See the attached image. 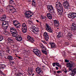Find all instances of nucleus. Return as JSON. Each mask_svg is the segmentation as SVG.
<instances>
[{
  "label": "nucleus",
  "instance_id": "nucleus-1",
  "mask_svg": "<svg viewBox=\"0 0 76 76\" xmlns=\"http://www.w3.org/2000/svg\"><path fill=\"white\" fill-rule=\"evenodd\" d=\"M34 13V12H32V11L28 10V11H25L24 15L26 18L27 19H29V18H31L32 16Z\"/></svg>",
  "mask_w": 76,
  "mask_h": 76
},
{
  "label": "nucleus",
  "instance_id": "nucleus-2",
  "mask_svg": "<svg viewBox=\"0 0 76 76\" xmlns=\"http://www.w3.org/2000/svg\"><path fill=\"white\" fill-rule=\"evenodd\" d=\"M56 11H61L63 10V6L62 4L60 3V2H56Z\"/></svg>",
  "mask_w": 76,
  "mask_h": 76
},
{
  "label": "nucleus",
  "instance_id": "nucleus-3",
  "mask_svg": "<svg viewBox=\"0 0 76 76\" xmlns=\"http://www.w3.org/2000/svg\"><path fill=\"white\" fill-rule=\"evenodd\" d=\"M31 29L32 31L36 34H37V33L39 32V28H38L35 27V26H34L32 25L31 26Z\"/></svg>",
  "mask_w": 76,
  "mask_h": 76
},
{
  "label": "nucleus",
  "instance_id": "nucleus-4",
  "mask_svg": "<svg viewBox=\"0 0 76 76\" xmlns=\"http://www.w3.org/2000/svg\"><path fill=\"white\" fill-rule=\"evenodd\" d=\"M67 16L70 19H75L76 17V12H69L67 14Z\"/></svg>",
  "mask_w": 76,
  "mask_h": 76
},
{
  "label": "nucleus",
  "instance_id": "nucleus-5",
  "mask_svg": "<svg viewBox=\"0 0 76 76\" xmlns=\"http://www.w3.org/2000/svg\"><path fill=\"white\" fill-rule=\"evenodd\" d=\"M33 51L37 56L38 57H41V52L37 48H34Z\"/></svg>",
  "mask_w": 76,
  "mask_h": 76
},
{
  "label": "nucleus",
  "instance_id": "nucleus-6",
  "mask_svg": "<svg viewBox=\"0 0 76 76\" xmlns=\"http://www.w3.org/2000/svg\"><path fill=\"white\" fill-rule=\"evenodd\" d=\"M63 5L64 8L66 9L69 10L70 9V6L69 3V2L67 1H65L63 3Z\"/></svg>",
  "mask_w": 76,
  "mask_h": 76
},
{
  "label": "nucleus",
  "instance_id": "nucleus-7",
  "mask_svg": "<svg viewBox=\"0 0 76 76\" xmlns=\"http://www.w3.org/2000/svg\"><path fill=\"white\" fill-rule=\"evenodd\" d=\"M66 66L69 68L68 70V72H69L70 70H72L73 69L72 68L73 67V65L71 61H70V62L69 63H66Z\"/></svg>",
  "mask_w": 76,
  "mask_h": 76
},
{
  "label": "nucleus",
  "instance_id": "nucleus-8",
  "mask_svg": "<svg viewBox=\"0 0 76 76\" xmlns=\"http://www.w3.org/2000/svg\"><path fill=\"white\" fill-rule=\"evenodd\" d=\"M47 8L48 11L50 12V13H53L54 12V8L53 7V5L49 4L47 6Z\"/></svg>",
  "mask_w": 76,
  "mask_h": 76
},
{
  "label": "nucleus",
  "instance_id": "nucleus-9",
  "mask_svg": "<svg viewBox=\"0 0 76 76\" xmlns=\"http://www.w3.org/2000/svg\"><path fill=\"white\" fill-rule=\"evenodd\" d=\"M2 26L4 28H6L7 29L9 26V22L6 21H4L2 23Z\"/></svg>",
  "mask_w": 76,
  "mask_h": 76
},
{
  "label": "nucleus",
  "instance_id": "nucleus-10",
  "mask_svg": "<svg viewBox=\"0 0 76 76\" xmlns=\"http://www.w3.org/2000/svg\"><path fill=\"white\" fill-rule=\"evenodd\" d=\"M43 36L44 37L45 40L46 41H48V40L50 38H49V36H48V34L47 32L43 33Z\"/></svg>",
  "mask_w": 76,
  "mask_h": 76
},
{
  "label": "nucleus",
  "instance_id": "nucleus-11",
  "mask_svg": "<svg viewBox=\"0 0 76 76\" xmlns=\"http://www.w3.org/2000/svg\"><path fill=\"white\" fill-rule=\"evenodd\" d=\"M72 31L74 30V31H76V22H74L72 23V26L71 28Z\"/></svg>",
  "mask_w": 76,
  "mask_h": 76
},
{
  "label": "nucleus",
  "instance_id": "nucleus-12",
  "mask_svg": "<svg viewBox=\"0 0 76 76\" xmlns=\"http://www.w3.org/2000/svg\"><path fill=\"white\" fill-rule=\"evenodd\" d=\"M27 38L28 40H29V41L31 42V43H34L35 41L34 40V38L32 37H31L29 35H28L27 36Z\"/></svg>",
  "mask_w": 76,
  "mask_h": 76
},
{
  "label": "nucleus",
  "instance_id": "nucleus-13",
  "mask_svg": "<svg viewBox=\"0 0 76 76\" xmlns=\"http://www.w3.org/2000/svg\"><path fill=\"white\" fill-rule=\"evenodd\" d=\"M49 44H50V45L51 46V48H52L53 49L57 48V47L56 45H55V44L54 42H50L49 43Z\"/></svg>",
  "mask_w": 76,
  "mask_h": 76
},
{
  "label": "nucleus",
  "instance_id": "nucleus-14",
  "mask_svg": "<svg viewBox=\"0 0 76 76\" xmlns=\"http://www.w3.org/2000/svg\"><path fill=\"white\" fill-rule=\"evenodd\" d=\"M53 22L55 26H56L57 27H58V26L60 25V23H59V21H58V20H53Z\"/></svg>",
  "mask_w": 76,
  "mask_h": 76
},
{
  "label": "nucleus",
  "instance_id": "nucleus-15",
  "mask_svg": "<svg viewBox=\"0 0 76 76\" xmlns=\"http://www.w3.org/2000/svg\"><path fill=\"white\" fill-rule=\"evenodd\" d=\"M45 30L47 31L48 32H49L53 33V30H52V28H51V27L50 26L45 28Z\"/></svg>",
  "mask_w": 76,
  "mask_h": 76
},
{
  "label": "nucleus",
  "instance_id": "nucleus-16",
  "mask_svg": "<svg viewBox=\"0 0 76 76\" xmlns=\"http://www.w3.org/2000/svg\"><path fill=\"white\" fill-rule=\"evenodd\" d=\"M11 33V34H12V37H16L18 35V32H17V30L13 31V32H12Z\"/></svg>",
  "mask_w": 76,
  "mask_h": 76
},
{
  "label": "nucleus",
  "instance_id": "nucleus-17",
  "mask_svg": "<svg viewBox=\"0 0 76 76\" xmlns=\"http://www.w3.org/2000/svg\"><path fill=\"white\" fill-rule=\"evenodd\" d=\"M57 12L58 13H59L58 15L59 16L60 18H61V17H62L63 16V12H64L63 10L59 11Z\"/></svg>",
  "mask_w": 76,
  "mask_h": 76
},
{
  "label": "nucleus",
  "instance_id": "nucleus-18",
  "mask_svg": "<svg viewBox=\"0 0 76 76\" xmlns=\"http://www.w3.org/2000/svg\"><path fill=\"white\" fill-rule=\"evenodd\" d=\"M15 38L16 40H17L18 41H21L22 40V37L18 35Z\"/></svg>",
  "mask_w": 76,
  "mask_h": 76
},
{
  "label": "nucleus",
  "instance_id": "nucleus-19",
  "mask_svg": "<svg viewBox=\"0 0 76 76\" xmlns=\"http://www.w3.org/2000/svg\"><path fill=\"white\" fill-rule=\"evenodd\" d=\"M8 7H9V10H10V11H12V10H13V9H14V7H13V5H8Z\"/></svg>",
  "mask_w": 76,
  "mask_h": 76
},
{
  "label": "nucleus",
  "instance_id": "nucleus-20",
  "mask_svg": "<svg viewBox=\"0 0 76 76\" xmlns=\"http://www.w3.org/2000/svg\"><path fill=\"white\" fill-rule=\"evenodd\" d=\"M47 16L49 19H52V15L50 13H47Z\"/></svg>",
  "mask_w": 76,
  "mask_h": 76
},
{
  "label": "nucleus",
  "instance_id": "nucleus-21",
  "mask_svg": "<svg viewBox=\"0 0 76 76\" xmlns=\"http://www.w3.org/2000/svg\"><path fill=\"white\" fill-rule=\"evenodd\" d=\"M17 31L15 27H11L10 28V31L11 32V33L15 31Z\"/></svg>",
  "mask_w": 76,
  "mask_h": 76
},
{
  "label": "nucleus",
  "instance_id": "nucleus-22",
  "mask_svg": "<svg viewBox=\"0 0 76 76\" xmlns=\"http://www.w3.org/2000/svg\"><path fill=\"white\" fill-rule=\"evenodd\" d=\"M6 67V66L4 64H0V70H2L4 69Z\"/></svg>",
  "mask_w": 76,
  "mask_h": 76
},
{
  "label": "nucleus",
  "instance_id": "nucleus-23",
  "mask_svg": "<svg viewBox=\"0 0 76 76\" xmlns=\"http://www.w3.org/2000/svg\"><path fill=\"white\" fill-rule=\"evenodd\" d=\"M15 4V1L13 0H9V4L10 5H13Z\"/></svg>",
  "mask_w": 76,
  "mask_h": 76
},
{
  "label": "nucleus",
  "instance_id": "nucleus-24",
  "mask_svg": "<svg viewBox=\"0 0 76 76\" xmlns=\"http://www.w3.org/2000/svg\"><path fill=\"white\" fill-rule=\"evenodd\" d=\"M7 58L8 60H14V59H13V56L7 55Z\"/></svg>",
  "mask_w": 76,
  "mask_h": 76
},
{
  "label": "nucleus",
  "instance_id": "nucleus-25",
  "mask_svg": "<svg viewBox=\"0 0 76 76\" xmlns=\"http://www.w3.org/2000/svg\"><path fill=\"white\" fill-rule=\"evenodd\" d=\"M8 41L10 43H12V44L13 43V39H12V38H9L8 39Z\"/></svg>",
  "mask_w": 76,
  "mask_h": 76
},
{
  "label": "nucleus",
  "instance_id": "nucleus-26",
  "mask_svg": "<svg viewBox=\"0 0 76 76\" xmlns=\"http://www.w3.org/2000/svg\"><path fill=\"white\" fill-rule=\"evenodd\" d=\"M27 28H22V31L23 33H26L27 32Z\"/></svg>",
  "mask_w": 76,
  "mask_h": 76
},
{
  "label": "nucleus",
  "instance_id": "nucleus-27",
  "mask_svg": "<svg viewBox=\"0 0 76 76\" xmlns=\"http://www.w3.org/2000/svg\"><path fill=\"white\" fill-rule=\"evenodd\" d=\"M27 28V26L26 24L24 23L22 24V28Z\"/></svg>",
  "mask_w": 76,
  "mask_h": 76
},
{
  "label": "nucleus",
  "instance_id": "nucleus-28",
  "mask_svg": "<svg viewBox=\"0 0 76 76\" xmlns=\"http://www.w3.org/2000/svg\"><path fill=\"white\" fill-rule=\"evenodd\" d=\"M60 37H61V32H59L58 33V35L57 37V38H60Z\"/></svg>",
  "mask_w": 76,
  "mask_h": 76
},
{
  "label": "nucleus",
  "instance_id": "nucleus-29",
  "mask_svg": "<svg viewBox=\"0 0 76 76\" xmlns=\"http://www.w3.org/2000/svg\"><path fill=\"white\" fill-rule=\"evenodd\" d=\"M4 19L6 20V18H7V16H6V15L4 14L2 16V17Z\"/></svg>",
  "mask_w": 76,
  "mask_h": 76
},
{
  "label": "nucleus",
  "instance_id": "nucleus-30",
  "mask_svg": "<svg viewBox=\"0 0 76 76\" xmlns=\"http://www.w3.org/2000/svg\"><path fill=\"white\" fill-rule=\"evenodd\" d=\"M28 71L29 72H30L31 73H32V72H33V69H32V68H30L28 69Z\"/></svg>",
  "mask_w": 76,
  "mask_h": 76
},
{
  "label": "nucleus",
  "instance_id": "nucleus-31",
  "mask_svg": "<svg viewBox=\"0 0 76 76\" xmlns=\"http://www.w3.org/2000/svg\"><path fill=\"white\" fill-rule=\"evenodd\" d=\"M72 72H73L74 73H76V68H75L73 69L70 70Z\"/></svg>",
  "mask_w": 76,
  "mask_h": 76
},
{
  "label": "nucleus",
  "instance_id": "nucleus-32",
  "mask_svg": "<svg viewBox=\"0 0 76 76\" xmlns=\"http://www.w3.org/2000/svg\"><path fill=\"white\" fill-rule=\"evenodd\" d=\"M42 52L43 53H44V54H45L46 55H47V52L46 51L42 50Z\"/></svg>",
  "mask_w": 76,
  "mask_h": 76
},
{
  "label": "nucleus",
  "instance_id": "nucleus-33",
  "mask_svg": "<svg viewBox=\"0 0 76 76\" xmlns=\"http://www.w3.org/2000/svg\"><path fill=\"white\" fill-rule=\"evenodd\" d=\"M62 55L63 57H65L66 56V52H65V51H64L62 53Z\"/></svg>",
  "mask_w": 76,
  "mask_h": 76
},
{
  "label": "nucleus",
  "instance_id": "nucleus-34",
  "mask_svg": "<svg viewBox=\"0 0 76 76\" xmlns=\"http://www.w3.org/2000/svg\"><path fill=\"white\" fill-rule=\"evenodd\" d=\"M50 26L47 23H46L45 25V28H48V27H49Z\"/></svg>",
  "mask_w": 76,
  "mask_h": 76
},
{
  "label": "nucleus",
  "instance_id": "nucleus-35",
  "mask_svg": "<svg viewBox=\"0 0 76 76\" xmlns=\"http://www.w3.org/2000/svg\"><path fill=\"white\" fill-rule=\"evenodd\" d=\"M41 17L42 18V19H45L47 17H46L45 16H43V15H41Z\"/></svg>",
  "mask_w": 76,
  "mask_h": 76
},
{
  "label": "nucleus",
  "instance_id": "nucleus-36",
  "mask_svg": "<svg viewBox=\"0 0 76 76\" xmlns=\"http://www.w3.org/2000/svg\"><path fill=\"white\" fill-rule=\"evenodd\" d=\"M17 23H18L17 24L16 23L14 24V25L15 26H17V25H18L20 24V23L19 22L17 21Z\"/></svg>",
  "mask_w": 76,
  "mask_h": 76
},
{
  "label": "nucleus",
  "instance_id": "nucleus-37",
  "mask_svg": "<svg viewBox=\"0 0 76 76\" xmlns=\"http://www.w3.org/2000/svg\"><path fill=\"white\" fill-rule=\"evenodd\" d=\"M0 72L1 73V75H3V76H6V74L3 73V72L1 71V70H0Z\"/></svg>",
  "mask_w": 76,
  "mask_h": 76
},
{
  "label": "nucleus",
  "instance_id": "nucleus-38",
  "mask_svg": "<svg viewBox=\"0 0 76 76\" xmlns=\"http://www.w3.org/2000/svg\"><path fill=\"white\" fill-rule=\"evenodd\" d=\"M64 44L66 46H68V45H70L69 43L68 42H65Z\"/></svg>",
  "mask_w": 76,
  "mask_h": 76
},
{
  "label": "nucleus",
  "instance_id": "nucleus-39",
  "mask_svg": "<svg viewBox=\"0 0 76 76\" xmlns=\"http://www.w3.org/2000/svg\"><path fill=\"white\" fill-rule=\"evenodd\" d=\"M3 39V37L2 36L0 35V41H1Z\"/></svg>",
  "mask_w": 76,
  "mask_h": 76
},
{
  "label": "nucleus",
  "instance_id": "nucleus-40",
  "mask_svg": "<svg viewBox=\"0 0 76 76\" xmlns=\"http://www.w3.org/2000/svg\"><path fill=\"white\" fill-rule=\"evenodd\" d=\"M42 46H41V47L43 49V50H46L47 49H46V48L44 47V45H43L42 44Z\"/></svg>",
  "mask_w": 76,
  "mask_h": 76
},
{
  "label": "nucleus",
  "instance_id": "nucleus-41",
  "mask_svg": "<svg viewBox=\"0 0 76 76\" xmlns=\"http://www.w3.org/2000/svg\"><path fill=\"white\" fill-rule=\"evenodd\" d=\"M4 55V52H0V56H3Z\"/></svg>",
  "mask_w": 76,
  "mask_h": 76
},
{
  "label": "nucleus",
  "instance_id": "nucleus-42",
  "mask_svg": "<svg viewBox=\"0 0 76 76\" xmlns=\"http://www.w3.org/2000/svg\"><path fill=\"white\" fill-rule=\"evenodd\" d=\"M68 35L70 38H72V37L73 36V35L72 34H68Z\"/></svg>",
  "mask_w": 76,
  "mask_h": 76
},
{
  "label": "nucleus",
  "instance_id": "nucleus-43",
  "mask_svg": "<svg viewBox=\"0 0 76 76\" xmlns=\"http://www.w3.org/2000/svg\"><path fill=\"white\" fill-rule=\"evenodd\" d=\"M17 76H23V74L20 73H18L17 75Z\"/></svg>",
  "mask_w": 76,
  "mask_h": 76
},
{
  "label": "nucleus",
  "instance_id": "nucleus-44",
  "mask_svg": "<svg viewBox=\"0 0 76 76\" xmlns=\"http://www.w3.org/2000/svg\"><path fill=\"white\" fill-rule=\"evenodd\" d=\"M0 20L1 21L3 22L4 20H5L4 19V18H3L2 17H0Z\"/></svg>",
  "mask_w": 76,
  "mask_h": 76
},
{
  "label": "nucleus",
  "instance_id": "nucleus-45",
  "mask_svg": "<svg viewBox=\"0 0 76 76\" xmlns=\"http://www.w3.org/2000/svg\"><path fill=\"white\" fill-rule=\"evenodd\" d=\"M4 34H7L8 33V32L6 30H5L4 31Z\"/></svg>",
  "mask_w": 76,
  "mask_h": 76
},
{
  "label": "nucleus",
  "instance_id": "nucleus-46",
  "mask_svg": "<svg viewBox=\"0 0 76 76\" xmlns=\"http://www.w3.org/2000/svg\"><path fill=\"white\" fill-rule=\"evenodd\" d=\"M42 62L43 63H45V60L44 58H42Z\"/></svg>",
  "mask_w": 76,
  "mask_h": 76
},
{
  "label": "nucleus",
  "instance_id": "nucleus-47",
  "mask_svg": "<svg viewBox=\"0 0 76 76\" xmlns=\"http://www.w3.org/2000/svg\"><path fill=\"white\" fill-rule=\"evenodd\" d=\"M53 74H54V75H56V73H57L56 72V71H54V70H53Z\"/></svg>",
  "mask_w": 76,
  "mask_h": 76
},
{
  "label": "nucleus",
  "instance_id": "nucleus-48",
  "mask_svg": "<svg viewBox=\"0 0 76 76\" xmlns=\"http://www.w3.org/2000/svg\"><path fill=\"white\" fill-rule=\"evenodd\" d=\"M13 25H14V24H15V22H18V20H14L13 21Z\"/></svg>",
  "mask_w": 76,
  "mask_h": 76
},
{
  "label": "nucleus",
  "instance_id": "nucleus-49",
  "mask_svg": "<svg viewBox=\"0 0 76 76\" xmlns=\"http://www.w3.org/2000/svg\"><path fill=\"white\" fill-rule=\"evenodd\" d=\"M55 65H56V66H58L59 65V63L58 62H55Z\"/></svg>",
  "mask_w": 76,
  "mask_h": 76
},
{
  "label": "nucleus",
  "instance_id": "nucleus-50",
  "mask_svg": "<svg viewBox=\"0 0 76 76\" xmlns=\"http://www.w3.org/2000/svg\"><path fill=\"white\" fill-rule=\"evenodd\" d=\"M12 10L14 12H16V10L15 8H14Z\"/></svg>",
  "mask_w": 76,
  "mask_h": 76
},
{
  "label": "nucleus",
  "instance_id": "nucleus-51",
  "mask_svg": "<svg viewBox=\"0 0 76 76\" xmlns=\"http://www.w3.org/2000/svg\"><path fill=\"white\" fill-rule=\"evenodd\" d=\"M15 27L16 28H19L20 27V25H19V26H18L17 25Z\"/></svg>",
  "mask_w": 76,
  "mask_h": 76
},
{
  "label": "nucleus",
  "instance_id": "nucleus-52",
  "mask_svg": "<svg viewBox=\"0 0 76 76\" xmlns=\"http://www.w3.org/2000/svg\"><path fill=\"white\" fill-rule=\"evenodd\" d=\"M42 42H43V43H44V44H47V42H46L45 41H43V40H42Z\"/></svg>",
  "mask_w": 76,
  "mask_h": 76
},
{
  "label": "nucleus",
  "instance_id": "nucleus-53",
  "mask_svg": "<svg viewBox=\"0 0 76 76\" xmlns=\"http://www.w3.org/2000/svg\"><path fill=\"white\" fill-rule=\"evenodd\" d=\"M65 61L66 63H68V62H69V60L66 59Z\"/></svg>",
  "mask_w": 76,
  "mask_h": 76
},
{
  "label": "nucleus",
  "instance_id": "nucleus-54",
  "mask_svg": "<svg viewBox=\"0 0 76 76\" xmlns=\"http://www.w3.org/2000/svg\"><path fill=\"white\" fill-rule=\"evenodd\" d=\"M67 72H68V70L67 71V70H66V69H65V70L64 71V72L65 73H67Z\"/></svg>",
  "mask_w": 76,
  "mask_h": 76
},
{
  "label": "nucleus",
  "instance_id": "nucleus-55",
  "mask_svg": "<svg viewBox=\"0 0 76 76\" xmlns=\"http://www.w3.org/2000/svg\"><path fill=\"white\" fill-rule=\"evenodd\" d=\"M52 65L53 67H55L56 65V62L52 63Z\"/></svg>",
  "mask_w": 76,
  "mask_h": 76
},
{
  "label": "nucleus",
  "instance_id": "nucleus-56",
  "mask_svg": "<svg viewBox=\"0 0 76 76\" xmlns=\"http://www.w3.org/2000/svg\"><path fill=\"white\" fill-rule=\"evenodd\" d=\"M75 31H76V30H73V34H74L75 35H76V32H75Z\"/></svg>",
  "mask_w": 76,
  "mask_h": 76
},
{
  "label": "nucleus",
  "instance_id": "nucleus-57",
  "mask_svg": "<svg viewBox=\"0 0 76 76\" xmlns=\"http://www.w3.org/2000/svg\"><path fill=\"white\" fill-rule=\"evenodd\" d=\"M3 9H0V12H3Z\"/></svg>",
  "mask_w": 76,
  "mask_h": 76
},
{
  "label": "nucleus",
  "instance_id": "nucleus-58",
  "mask_svg": "<svg viewBox=\"0 0 76 76\" xmlns=\"http://www.w3.org/2000/svg\"><path fill=\"white\" fill-rule=\"evenodd\" d=\"M4 58H6V59H8V58H7V55L6 56H4Z\"/></svg>",
  "mask_w": 76,
  "mask_h": 76
},
{
  "label": "nucleus",
  "instance_id": "nucleus-59",
  "mask_svg": "<svg viewBox=\"0 0 76 76\" xmlns=\"http://www.w3.org/2000/svg\"><path fill=\"white\" fill-rule=\"evenodd\" d=\"M71 75L72 76H74V73H72L71 74Z\"/></svg>",
  "mask_w": 76,
  "mask_h": 76
},
{
  "label": "nucleus",
  "instance_id": "nucleus-60",
  "mask_svg": "<svg viewBox=\"0 0 76 76\" xmlns=\"http://www.w3.org/2000/svg\"><path fill=\"white\" fill-rule=\"evenodd\" d=\"M29 22H31V23H33V21L32 20H30L29 21Z\"/></svg>",
  "mask_w": 76,
  "mask_h": 76
},
{
  "label": "nucleus",
  "instance_id": "nucleus-61",
  "mask_svg": "<svg viewBox=\"0 0 76 76\" xmlns=\"http://www.w3.org/2000/svg\"><path fill=\"white\" fill-rule=\"evenodd\" d=\"M72 55H74V56H76V53H73Z\"/></svg>",
  "mask_w": 76,
  "mask_h": 76
},
{
  "label": "nucleus",
  "instance_id": "nucleus-62",
  "mask_svg": "<svg viewBox=\"0 0 76 76\" xmlns=\"http://www.w3.org/2000/svg\"><path fill=\"white\" fill-rule=\"evenodd\" d=\"M7 52H9V51H10V50H9V49H7Z\"/></svg>",
  "mask_w": 76,
  "mask_h": 76
},
{
  "label": "nucleus",
  "instance_id": "nucleus-63",
  "mask_svg": "<svg viewBox=\"0 0 76 76\" xmlns=\"http://www.w3.org/2000/svg\"><path fill=\"white\" fill-rule=\"evenodd\" d=\"M68 34H72V31H69Z\"/></svg>",
  "mask_w": 76,
  "mask_h": 76
},
{
  "label": "nucleus",
  "instance_id": "nucleus-64",
  "mask_svg": "<svg viewBox=\"0 0 76 76\" xmlns=\"http://www.w3.org/2000/svg\"><path fill=\"white\" fill-rule=\"evenodd\" d=\"M56 70H58V68L57 66H56Z\"/></svg>",
  "mask_w": 76,
  "mask_h": 76
}]
</instances>
